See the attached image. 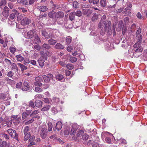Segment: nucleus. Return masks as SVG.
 Instances as JSON below:
<instances>
[{
  "instance_id": "nucleus-1",
  "label": "nucleus",
  "mask_w": 147,
  "mask_h": 147,
  "mask_svg": "<svg viewBox=\"0 0 147 147\" xmlns=\"http://www.w3.org/2000/svg\"><path fill=\"white\" fill-rule=\"evenodd\" d=\"M78 126L76 124H73L70 131V135H73L72 139L75 141H79L80 137L84 133V131L82 130L78 129Z\"/></svg>"
},
{
  "instance_id": "nucleus-2",
  "label": "nucleus",
  "mask_w": 147,
  "mask_h": 147,
  "mask_svg": "<svg viewBox=\"0 0 147 147\" xmlns=\"http://www.w3.org/2000/svg\"><path fill=\"white\" fill-rule=\"evenodd\" d=\"M6 131L11 136L18 141V134L16 133V131L14 129H13L11 128L8 129L6 130Z\"/></svg>"
},
{
  "instance_id": "nucleus-3",
  "label": "nucleus",
  "mask_w": 147,
  "mask_h": 147,
  "mask_svg": "<svg viewBox=\"0 0 147 147\" xmlns=\"http://www.w3.org/2000/svg\"><path fill=\"white\" fill-rule=\"evenodd\" d=\"M42 34L46 39H48L50 38H55L54 34L47 30H42Z\"/></svg>"
},
{
  "instance_id": "nucleus-4",
  "label": "nucleus",
  "mask_w": 147,
  "mask_h": 147,
  "mask_svg": "<svg viewBox=\"0 0 147 147\" xmlns=\"http://www.w3.org/2000/svg\"><path fill=\"white\" fill-rule=\"evenodd\" d=\"M45 82H49L50 80H52L53 78V75L51 74H48L47 75H44L42 76Z\"/></svg>"
},
{
  "instance_id": "nucleus-5",
  "label": "nucleus",
  "mask_w": 147,
  "mask_h": 147,
  "mask_svg": "<svg viewBox=\"0 0 147 147\" xmlns=\"http://www.w3.org/2000/svg\"><path fill=\"white\" fill-rule=\"evenodd\" d=\"M35 81L34 83V84L36 86H41L42 84L41 82L42 81V77H36L35 79Z\"/></svg>"
},
{
  "instance_id": "nucleus-6",
  "label": "nucleus",
  "mask_w": 147,
  "mask_h": 147,
  "mask_svg": "<svg viewBox=\"0 0 147 147\" xmlns=\"http://www.w3.org/2000/svg\"><path fill=\"white\" fill-rule=\"evenodd\" d=\"M47 132V129L45 128H42L39 132L41 137L43 139H45L46 138Z\"/></svg>"
},
{
  "instance_id": "nucleus-7",
  "label": "nucleus",
  "mask_w": 147,
  "mask_h": 147,
  "mask_svg": "<svg viewBox=\"0 0 147 147\" xmlns=\"http://www.w3.org/2000/svg\"><path fill=\"white\" fill-rule=\"evenodd\" d=\"M12 12V13L9 15L8 20H14V19L15 18L16 15L17 16L18 14V12L15 9H13Z\"/></svg>"
},
{
  "instance_id": "nucleus-8",
  "label": "nucleus",
  "mask_w": 147,
  "mask_h": 147,
  "mask_svg": "<svg viewBox=\"0 0 147 147\" xmlns=\"http://www.w3.org/2000/svg\"><path fill=\"white\" fill-rule=\"evenodd\" d=\"M9 10L7 6L5 7L2 12V15L5 18H7L9 16Z\"/></svg>"
},
{
  "instance_id": "nucleus-9",
  "label": "nucleus",
  "mask_w": 147,
  "mask_h": 147,
  "mask_svg": "<svg viewBox=\"0 0 147 147\" xmlns=\"http://www.w3.org/2000/svg\"><path fill=\"white\" fill-rule=\"evenodd\" d=\"M29 84L27 80H26L23 83V86L22 89L24 91H26L29 90Z\"/></svg>"
},
{
  "instance_id": "nucleus-10",
  "label": "nucleus",
  "mask_w": 147,
  "mask_h": 147,
  "mask_svg": "<svg viewBox=\"0 0 147 147\" xmlns=\"http://www.w3.org/2000/svg\"><path fill=\"white\" fill-rule=\"evenodd\" d=\"M31 20L27 17H25L22 20L21 24L22 25H25L28 24L30 23Z\"/></svg>"
},
{
  "instance_id": "nucleus-11",
  "label": "nucleus",
  "mask_w": 147,
  "mask_h": 147,
  "mask_svg": "<svg viewBox=\"0 0 147 147\" xmlns=\"http://www.w3.org/2000/svg\"><path fill=\"white\" fill-rule=\"evenodd\" d=\"M82 11L83 14L88 16H90L92 12V10L89 9H84Z\"/></svg>"
},
{
  "instance_id": "nucleus-12",
  "label": "nucleus",
  "mask_w": 147,
  "mask_h": 147,
  "mask_svg": "<svg viewBox=\"0 0 147 147\" xmlns=\"http://www.w3.org/2000/svg\"><path fill=\"white\" fill-rule=\"evenodd\" d=\"M137 42L134 45V47L135 48H138L140 47H142L141 46V43L142 42V39H137Z\"/></svg>"
},
{
  "instance_id": "nucleus-13",
  "label": "nucleus",
  "mask_w": 147,
  "mask_h": 147,
  "mask_svg": "<svg viewBox=\"0 0 147 147\" xmlns=\"http://www.w3.org/2000/svg\"><path fill=\"white\" fill-rule=\"evenodd\" d=\"M33 40H32V42L34 44H38L39 42H41L40 39L38 35H36Z\"/></svg>"
},
{
  "instance_id": "nucleus-14",
  "label": "nucleus",
  "mask_w": 147,
  "mask_h": 147,
  "mask_svg": "<svg viewBox=\"0 0 147 147\" xmlns=\"http://www.w3.org/2000/svg\"><path fill=\"white\" fill-rule=\"evenodd\" d=\"M34 32L32 30H31L27 32V35H26V38H31L34 36Z\"/></svg>"
},
{
  "instance_id": "nucleus-15",
  "label": "nucleus",
  "mask_w": 147,
  "mask_h": 147,
  "mask_svg": "<svg viewBox=\"0 0 147 147\" xmlns=\"http://www.w3.org/2000/svg\"><path fill=\"white\" fill-rule=\"evenodd\" d=\"M141 32V29L140 28H138L136 31V39H142V36L140 34Z\"/></svg>"
},
{
  "instance_id": "nucleus-16",
  "label": "nucleus",
  "mask_w": 147,
  "mask_h": 147,
  "mask_svg": "<svg viewBox=\"0 0 147 147\" xmlns=\"http://www.w3.org/2000/svg\"><path fill=\"white\" fill-rule=\"evenodd\" d=\"M105 29V30H109V27L111 24V22L107 21L104 22Z\"/></svg>"
},
{
  "instance_id": "nucleus-17",
  "label": "nucleus",
  "mask_w": 147,
  "mask_h": 147,
  "mask_svg": "<svg viewBox=\"0 0 147 147\" xmlns=\"http://www.w3.org/2000/svg\"><path fill=\"white\" fill-rule=\"evenodd\" d=\"M105 16H103L101 18V19L98 24V27L100 28H101L103 26V24L104 23L105 20Z\"/></svg>"
},
{
  "instance_id": "nucleus-18",
  "label": "nucleus",
  "mask_w": 147,
  "mask_h": 147,
  "mask_svg": "<svg viewBox=\"0 0 147 147\" xmlns=\"http://www.w3.org/2000/svg\"><path fill=\"white\" fill-rule=\"evenodd\" d=\"M0 147H10V143L3 141L0 144Z\"/></svg>"
},
{
  "instance_id": "nucleus-19",
  "label": "nucleus",
  "mask_w": 147,
  "mask_h": 147,
  "mask_svg": "<svg viewBox=\"0 0 147 147\" xmlns=\"http://www.w3.org/2000/svg\"><path fill=\"white\" fill-rule=\"evenodd\" d=\"M37 7L40 11L42 12H45L48 9L47 7L44 6H38Z\"/></svg>"
},
{
  "instance_id": "nucleus-20",
  "label": "nucleus",
  "mask_w": 147,
  "mask_h": 147,
  "mask_svg": "<svg viewBox=\"0 0 147 147\" xmlns=\"http://www.w3.org/2000/svg\"><path fill=\"white\" fill-rule=\"evenodd\" d=\"M55 48L57 49H63L64 48L63 45L60 43H57L54 47Z\"/></svg>"
},
{
  "instance_id": "nucleus-21",
  "label": "nucleus",
  "mask_w": 147,
  "mask_h": 147,
  "mask_svg": "<svg viewBox=\"0 0 147 147\" xmlns=\"http://www.w3.org/2000/svg\"><path fill=\"white\" fill-rule=\"evenodd\" d=\"M45 59H43L42 57H40L38 60L39 65L40 67H43L44 65V62Z\"/></svg>"
},
{
  "instance_id": "nucleus-22",
  "label": "nucleus",
  "mask_w": 147,
  "mask_h": 147,
  "mask_svg": "<svg viewBox=\"0 0 147 147\" xmlns=\"http://www.w3.org/2000/svg\"><path fill=\"white\" fill-rule=\"evenodd\" d=\"M42 102L40 100H36L35 102V105L36 107L38 108L42 106Z\"/></svg>"
},
{
  "instance_id": "nucleus-23",
  "label": "nucleus",
  "mask_w": 147,
  "mask_h": 147,
  "mask_svg": "<svg viewBox=\"0 0 147 147\" xmlns=\"http://www.w3.org/2000/svg\"><path fill=\"white\" fill-rule=\"evenodd\" d=\"M48 40V42L51 45H54L57 42V41L56 40H54L52 38Z\"/></svg>"
},
{
  "instance_id": "nucleus-24",
  "label": "nucleus",
  "mask_w": 147,
  "mask_h": 147,
  "mask_svg": "<svg viewBox=\"0 0 147 147\" xmlns=\"http://www.w3.org/2000/svg\"><path fill=\"white\" fill-rule=\"evenodd\" d=\"M64 16V14L63 12L59 11L57 13H55V18H62Z\"/></svg>"
},
{
  "instance_id": "nucleus-25",
  "label": "nucleus",
  "mask_w": 147,
  "mask_h": 147,
  "mask_svg": "<svg viewBox=\"0 0 147 147\" xmlns=\"http://www.w3.org/2000/svg\"><path fill=\"white\" fill-rule=\"evenodd\" d=\"M18 3L25 5H28V2L27 0H17Z\"/></svg>"
},
{
  "instance_id": "nucleus-26",
  "label": "nucleus",
  "mask_w": 147,
  "mask_h": 147,
  "mask_svg": "<svg viewBox=\"0 0 147 147\" xmlns=\"http://www.w3.org/2000/svg\"><path fill=\"white\" fill-rule=\"evenodd\" d=\"M35 138L34 136H32L31 137L29 140L30 144L31 145H34L35 144V142H34Z\"/></svg>"
},
{
  "instance_id": "nucleus-27",
  "label": "nucleus",
  "mask_w": 147,
  "mask_h": 147,
  "mask_svg": "<svg viewBox=\"0 0 147 147\" xmlns=\"http://www.w3.org/2000/svg\"><path fill=\"white\" fill-rule=\"evenodd\" d=\"M62 126V125L61 122L60 121H58L56 124V128L58 130H59L61 128Z\"/></svg>"
},
{
  "instance_id": "nucleus-28",
  "label": "nucleus",
  "mask_w": 147,
  "mask_h": 147,
  "mask_svg": "<svg viewBox=\"0 0 147 147\" xmlns=\"http://www.w3.org/2000/svg\"><path fill=\"white\" fill-rule=\"evenodd\" d=\"M139 51V52H138L137 51H135L134 53V57L137 58L140 56L141 54V49H140Z\"/></svg>"
},
{
  "instance_id": "nucleus-29",
  "label": "nucleus",
  "mask_w": 147,
  "mask_h": 147,
  "mask_svg": "<svg viewBox=\"0 0 147 147\" xmlns=\"http://www.w3.org/2000/svg\"><path fill=\"white\" fill-rule=\"evenodd\" d=\"M75 15L74 12H71L69 15V19L71 20L72 21L74 20Z\"/></svg>"
},
{
  "instance_id": "nucleus-30",
  "label": "nucleus",
  "mask_w": 147,
  "mask_h": 147,
  "mask_svg": "<svg viewBox=\"0 0 147 147\" xmlns=\"http://www.w3.org/2000/svg\"><path fill=\"white\" fill-rule=\"evenodd\" d=\"M51 106L49 105H47L41 109L42 111H48L50 108Z\"/></svg>"
},
{
  "instance_id": "nucleus-31",
  "label": "nucleus",
  "mask_w": 147,
  "mask_h": 147,
  "mask_svg": "<svg viewBox=\"0 0 147 147\" xmlns=\"http://www.w3.org/2000/svg\"><path fill=\"white\" fill-rule=\"evenodd\" d=\"M48 16L50 18H55V12L52 11L49 13Z\"/></svg>"
},
{
  "instance_id": "nucleus-32",
  "label": "nucleus",
  "mask_w": 147,
  "mask_h": 147,
  "mask_svg": "<svg viewBox=\"0 0 147 147\" xmlns=\"http://www.w3.org/2000/svg\"><path fill=\"white\" fill-rule=\"evenodd\" d=\"M18 65L20 67L22 71H23L27 68V67L21 63H18Z\"/></svg>"
},
{
  "instance_id": "nucleus-33",
  "label": "nucleus",
  "mask_w": 147,
  "mask_h": 147,
  "mask_svg": "<svg viewBox=\"0 0 147 147\" xmlns=\"http://www.w3.org/2000/svg\"><path fill=\"white\" fill-rule=\"evenodd\" d=\"M16 59L20 62L24 60V58L21 55H19L16 56Z\"/></svg>"
},
{
  "instance_id": "nucleus-34",
  "label": "nucleus",
  "mask_w": 147,
  "mask_h": 147,
  "mask_svg": "<svg viewBox=\"0 0 147 147\" xmlns=\"http://www.w3.org/2000/svg\"><path fill=\"white\" fill-rule=\"evenodd\" d=\"M42 47L45 50L49 49L51 48V46L48 44L44 43Z\"/></svg>"
},
{
  "instance_id": "nucleus-35",
  "label": "nucleus",
  "mask_w": 147,
  "mask_h": 147,
  "mask_svg": "<svg viewBox=\"0 0 147 147\" xmlns=\"http://www.w3.org/2000/svg\"><path fill=\"white\" fill-rule=\"evenodd\" d=\"M100 2L101 6L102 7H105L107 5L106 0H100Z\"/></svg>"
},
{
  "instance_id": "nucleus-36",
  "label": "nucleus",
  "mask_w": 147,
  "mask_h": 147,
  "mask_svg": "<svg viewBox=\"0 0 147 147\" xmlns=\"http://www.w3.org/2000/svg\"><path fill=\"white\" fill-rule=\"evenodd\" d=\"M75 15L78 17H80L82 16V12L80 10H78L76 12H74Z\"/></svg>"
},
{
  "instance_id": "nucleus-37",
  "label": "nucleus",
  "mask_w": 147,
  "mask_h": 147,
  "mask_svg": "<svg viewBox=\"0 0 147 147\" xmlns=\"http://www.w3.org/2000/svg\"><path fill=\"white\" fill-rule=\"evenodd\" d=\"M72 40V38L70 36H68L66 37V42L67 45L69 44L71 42Z\"/></svg>"
},
{
  "instance_id": "nucleus-38",
  "label": "nucleus",
  "mask_w": 147,
  "mask_h": 147,
  "mask_svg": "<svg viewBox=\"0 0 147 147\" xmlns=\"http://www.w3.org/2000/svg\"><path fill=\"white\" fill-rule=\"evenodd\" d=\"M8 23L9 25L12 26L15 25L16 22L14 20H8Z\"/></svg>"
},
{
  "instance_id": "nucleus-39",
  "label": "nucleus",
  "mask_w": 147,
  "mask_h": 147,
  "mask_svg": "<svg viewBox=\"0 0 147 147\" xmlns=\"http://www.w3.org/2000/svg\"><path fill=\"white\" fill-rule=\"evenodd\" d=\"M56 78L58 80L61 81L63 78L64 77L62 75L58 74L56 76Z\"/></svg>"
},
{
  "instance_id": "nucleus-40",
  "label": "nucleus",
  "mask_w": 147,
  "mask_h": 147,
  "mask_svg": "<svg viewBox=\"0 0 147 147\" xmlns=\"http://www.w3.org/2000/svg\"><path fill=\"white\" fill-rule=\"evenodd\" d=\"M89 137V135L85 133L82 135V139L83 140H88Z\"/></svg>"
},
{
  "instance_id": "nucleus-41",
  "label": "nucleus",
  "mask_w": 147,
  "mask_h": 147,
  "mask_svg": "<svg viewBox=\"0 0 147 147\" xmlns=\"http://www.w3.org/2000/svg\"><path fill=\"white\" fill-rule=\"evenodd\" d=\"M47 125L48 131H51L53 128V125L52 123L51 122H49L47 123Z\"/></svg>"
},
{
  "instance_id": "nucleus-42",
  "label": "nucleus",
  "mask_w": 147,
  "mask_h": 147,
  "mask_svg": "<svg viewBox=\"0 0 147 147\" xmlns=\"http://www.w3.org/2000/svg\"><path fill=\"white\" fill-rule=\"evenodd\" d=\"M44 97V95L42 94H38L34 96V99H41L42 98H43Z\"/></svg>"
},
{
  "instance_id": "nucleus-43",
  "label": "nucleus",
  "mask_w": 147,
  "mask_h": 147,
  "mask_svg": "<svg viewBox=\"0 0 147 147\" xmlns=\"http://www.w3.org/2000/svg\"><path fill=\"white\" fill-rule=\"evenodd\" d=\"M29 131V127L28 126L25 127L23 129V133L24 134L30 133Z\"/></svg>"
},
{
  "instance_id": "nucleus-44",
  "label": "nucleus",
  "mask_w": 147,
  "mask_h": 147,
  "mask_svg": "<svg viewBox=\"0 0 147 147\" xmlns=\"http://www.w3.org/2000/svg\"><path fill=\"white\" fill-rule=\"evenodd\" d=\"M24 140L25 141L29 139L31 136L30 133L24 134Z\"/></svg>"
},
{
  "instance_id": "nucleus-45",
  "label": "nucleus",
  "mask_w": 147,
  "mask_h": 147,
  "mask_svg": "<svg viewBox=\"0 0 147 147\" xmlns=\"http://www.w3.org/2000/svg\"><path fill=\"white\" fill-rule=\"evenodd\" d=\"M40 54L41 57H42L43 59H45L46 60H47V56L45 55V54L43 51H41L40 52Z\"/></svg>"
},
{
  "instance_id": "nucleus-46",
  "label": "nucleus",
  "mask_w": 147,
  "mask_h": 147,
  "mask_svg": "<svg viewBox=\"0 0 147 147\" xmlns=\"http://www.w3.org/2000/svg\"><path fill=\"white\" fill-rule=\"evenodd\" d=\"M29 106L30 107H31L33 109L35 107V106L34 105V102L32 100H30L29 102Z\"/></svg>"
},
{
  "instance_id": "nucleus-47",
  "label": "nucleus",
  "mask_w": 147,
  "mask_h": 147,
  "mask_svg": "<svg viewBox=\"0 0 147 147\" xmlns=\"http://www.w3.org/2000/svg\"><path fill=\"white\" fill-rule=\"evenodd\" d=\"M73 6L74 8H78L79 5V3L76 1H74L73 3Z\"/></svg>"
},
{
  "instance_id": "nucleus-48",
  "label": "nucleus",
  "mask_w": 147,
  "mask_h": 147,
  "mask_svg": "<svg viewBox=\"0 0 147 147\" xmlns=\"http://www.w3.org/2000/svg\"><path fill=\"white\" fill-rule=\"evenodd\" d=\"M35 91L37 92H40L42 91V89L39 87H36L35 88Z\"/></svg>"
},
{
  "instance_id": "nucleus-49",
  "label": "nucleus",
  "mask_w": 147,
  "mask_h": 147,
  "mask_svg": "<svg viewBox=\"0 0 147 147\" xmlns=\"http://www.w3.org/2000/svg\"><path fill=\"white\" fill-rule=\"evenodd\" d=\"M18 9L23 13H25L27 12V9L24 7H18Z\"/></svg>"
},
{
  "instance_id": "nucleus-50",
  "label": "nucleus",
  "mask_w": 147,
  "mask_h": 147,
  "mask_svg": "<svg viewBox=\"0 0 147 147\" xmlns=\"http://www.w3.org/2000/svg\"><path fill=\"white\" fill-rule=\"evenodd\" d=\"M14 74L13 72L11 71H8L7 74V76L11 78L12 77Z\"/></svg>"
},
{
  "instance_id": "nucleus-51",
  "label": "nucleus",
  "mask_w": 147,
  "mask_h": 147,
  "mask_svg": "<svg viewBox=\"0 0 147 147\" xmlns=\"http://www.w3.org/2000/svg\"><path fill=\"white\" fill-rule=\"evenodd\" d=\"M69 60L71 62L74 63L77 61V59L74 57H71L69 59Z\"/></svg>"
},
{
  "instance_id": "nucleus-52",
  "label": "nucleus",
  "mask_w": 147,
  "mask_h": 147,
  "mask_svg": "<svg viewBox=\"0 0 147 147\" xmlns=\"http://www.w3.org/2000/svg\"><path fill=\"white\" fill-rule=\"evenodd\" d=\"M11 67L12 69H15L16 70H18V67L16 65L15 63H13L11 65Z\"/></svg>"
},
{
  "instance_id": "nucleus-53",
  "label": "nucleus",
  "mask_w": 147,
  "mask_h": 147,
  "mask_svg": "<svg viewBox=\"0 0 147 147\" xmlns=\"http://www.w3.org/2000/svg\"><path fill=\"white\" fill-rule=\"evenodd\" d=\"M16 48L15 47H10L9 48L10 51L11 53L13 54L16 51Z\"/></svg>"
},
{
  "instance_id": "nucleus-54",
  "label": "nucleus",
  "mask_w": 147,
  "mask_h": 147,
  "mask_svg": "<svg viewBox=\"0 0 147 147\" xmlns=\"http://www.w3.org/2000/svg\"><path fill=\"white\" fill-rule=\"evenodd\" d=\"M123 21L124 22L125 24V25H127L129 22L128 17H127L123 19Z\"/></svg>"
},
{
  "instance_id": "nucleus-55",
  "label": "nucleus",
  "mask_w": 147,
  "mask_h": 147,
  "mask_svg": "<svg viewBox=\"0 0 147 147\" xmlns=\"http://www.w3.org/2000/svg\"><path fill=\"white\" fill-rule=\"evenodd\" d=\"M39 113V111L38 110H35L30 115V116H32L34 115H36Z\"/></svg>"
},
{
  "instance_id": "nucleus-56",
  "label": "nucleus",
  "mask_w": 147,
  "mask_h": 147,
  "mask_svg": "<svg viewBox=\"0 0 147 147\" xmlns=\"http://www.w3.org/2000/svg\"><path fill=\"white\" fill-rule=\"evenodd\" d=\"M7 3L5 0H1L0 2V6L5 5Z\"/></svg>"
},
{
  "instance_id": "nucleus-57",
  "label": "nucleus",
  "mask_w": 147,
  "mask_h": 147,
  "mask_svg": "<svg viewBox=\"0 0 147 147\" xmlns=\"http://www.w3.org/2000/svg\"><path fill=\"white\" fill-rule=\"evenodd\" d=\"M22 85V82H20L18 83L16 85V88L19 89L21 88Z\"/></svg>"
},
{
  "instance_id": "nucleus-58",
  "label": "nucleus",
  "mask_w": 147,
  "mask_h": 147,
  "mask_svg": "<svg viewBox=\"0 0 147 147\" xmlns=\"http://www.w3.org/2000/svg\"><path fill=\"white\" fill-rule=\"evenodd\" d=\"M53 100L54 102L55 103L57 104L59 102V99L56 97H54L53 98Z\"/></svg>"
},
{
  "instance_id": "nucleus-59",
  "label": "nucleus",
  "mask_w": 147,
  "mask_h": 147,
  "mask_svg": "<svg viewBox=\"0 0 147 147\" xmlns=\"http://www.w3.org/2000/svg\"><path fill=\"white\" fill-rule=\"evenodd\" d=\"M66 66L67 69L70 70L72 69L74 67L73 66L70 64H67Z\"/></svg>"
},
{
  "instance_id": "nucleus-60",
  "label": "nucleus",
  "mask_w": 147,
  "mask_h": 147,
  "mask_svg": "<svg viewBox=\"0 0 147 147\" xmlns=\"http://www.w3.org/2000/svg\"><path fill=\"white\" fill-rule=\"evenodd\" d=\"M7 80L8 81V82L12 84H15V81L13 80H11L9 78L7 79Z\"/></svg>"
},
{
  "instance_id": "nucleus-61",
  "label": "nucleus",
  "mask_w": 147,
  "mask_h": 147,
  "mask_svg": "<svg viewBox=\"0 0 147 147\" xmlns=\"http://www.w3.org/2000/svg\"><path fill=\"white\" fill-rule=\"evenodd\" d=\"M123 22L122 20H121L119 21V28L120 30H121V27L123 26Z\"/></svg>"
},
{
  "instance_id": "nucleus-62",
  "label": "nucleus",
  "mask_w": 147,
  "mask_h": 147,
  "mask_svg": "<svg viewBox=\"0 0 147 147\" xmlns=\"http://www.w3.org/2000/svg\"><path fill=\"white\" fill-rule=\"evenodd\" d=\"M24 60V64L25 65H27V64L30 63V61L29 59L25 58Z\"/></svg>"
},
{
  "instance_id": "nucleus-63",
  "label": "nucleus",
  "mask_w": 147,
  "mask_h": 147,
  "mask_svg": "<svg viewBox=\"0 0 147 147\" xmlns=\"http://www.w3.org/2000/svg\"><path fill=\"white\" fill-rule=\"evenodd\" d=\"M2 136L6 139L9 140V137L7 134L5 133L3 134Z\"/></svg>"
},
{
  "instance_id": "nucleus-64",
  "label": "nucleus",
  "mask_w": 147,
  "mask_h": 147,
  "mask_svg": "<svg viewBox=\"0 0 147 147\" xmlns=\"http://www.w3.org/2000/svg\"><path fill=\"white\" fill-rule=\"evenodd\" d=\"M59 64L63 67H65L66 65L65 61H61L59 62Z\"/></svg>"
}]
</instances>
